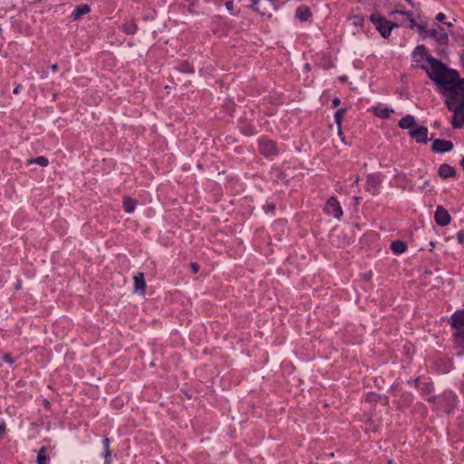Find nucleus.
<instances>
[{"label":"nucleus","mask_w":464,"mask_h":464,"mask_svg":"<svg viewBox=\"0 0 464 464\" xmlns=\"http://www.w3.org/2000/svg\"><path fill=\"white\" fill-rule=\"evenodd\" d=\"M417 66L423 69L446 98V104L454 112L452 126L459 128L464 121V79H459L456 70L449 69L440 61L430 55L424 45L412 52Z\"/></svg>","instance_id":"f257e3e1"},{"label":"nucleus","mask_w":464,"mask_h":464,"mask_svg":"<svg viewBox=\"0 0 464 464\" xmlns=\"http://www.w3.org/2000/svg\"><path fill=\"white\" fill-rule=\"evenodd\" d=\"M370 20L383 38H388L392 29L399 26V24L388 21L378 14H372Z\"/></svg>","instance_id":"f03ea898"},{"label":"nucleus","mask_w":464,"mask_h":464,"mask_svg":"<svg viewBox=\"0 0 464 464\" xmlns=\"http://www.w3.org/2000/svg\"><path fill=\"white\" fill-rule=\"evenodd\" d=\"M450 324L455 330V336L464 337V310L453 314Z\"/></svg>","instance_id":"7ed1b4c3"},{"label":"nucleus","mask_w":464,"mask_h":464,"mask_svg":"<svg viewBox=\"0 0 464 464\" xmlns=\"http://www.w3.org/2000/svg\"><path fill=\"white\" fill-rule=\"evenodd\" d=\"M324 211L327 215L333 216L334 218L340 219L343 217V209L339 201L332 197L330 198L325 206Z\"/></svg>","instance_id":"20e7f679"},{"label":"nucleus","mask_w":464,"mask_h":464,"mask_svg":"<svg viewBox=\"0 0 464 464\" xmlns=\"http://www.w3.org/2000/svg\"><path fill=\"white\" fill-rule=\"evenodd\" d=\"M434 219L436 224L440 227H446L451 221L450 215L442 206H438L436 208Z\"/></svg>","instance_id":"39448f33"},{"label":"nucleus","mask_w":464,"mask_h":464,"mask_svg":"<svg viewBox=\"0 0 464 464\" xmlns=\"http://www.w3.org/2000/svg\"><path fill=\"white\" fill-rule=\"evenodd\" d=\"M259 150L266 157H273L277 154V150L275 142L269 140H260Z\"/></svg>","instance_id":"423d86ee"},{"label":"nucleus","mask_w":464,"mask_h":464,"mask_svg":"<svg viewBox=\"0 0 464 464\" xmlns=\"http://www.w3.org/2000/svg\"><path fill=\"white\" fill-rule=\"evenodd\" d=\"M409 135L415 139L419 143H426L428 141V128L425 126H419L409 131Z\"/></svg>","instance_id":"0eeeda50"},{"label":"nucleus","mask_w":464,"mask_h":464,"mask_svg":"<svg viewBox=\"0 0 464 464\" xmlns=\"http://www.w3.org/2000/svg\"><path fill=\"white\" fill-rule=\"evenodd\" d=\"M453 149V144L450 140L436 139L432 143V150L438 153L449 152Z\"/></svg>","instance_id":"6e6552de"},{"label":"nucleus","mask_w":464,"mask_h":464,"mask_svg":"<svg viewBox=\"0 0 464 464\" xmlns=\"http://www.w3.org/2000/svg\"><path fill=\"white\" fill-rule=\"evenodd\" d=\"M372 111L381 119H387L393 112V110L383 105L372 107Z\"/></svg>","instance_id":"1a4fd4ad"},{"label":"nucleus","mask_w":464,"mask_h":464,"mask_svg":"<svg viewBox=\"0 0 464 464\" xmlns=\"http://www.w3.org/2000/svg\"><path fill=\"white\" fill-rule=\"evenodd\" d=\"M416 125V121L414 116L411 114H407L406 116L402 117L399 121V127L402 130H412V128Z\"/></svg>","instance_id":"9d476101"},{"label":"nucleus","mask_w":464,"mask_h":464,"mask_svg":"<svg viewBox=\"0 0 464 464\" xmlns=\"http://www.w3.org/2000/svg\"><path fill=\"white\" fill-rule=\"evenodd\" d=\"M381 183V179L377 175H370L367 179V190L372 194L376 193L377 188Z\"/></svg>","instance_id":"9b49d317"},{"label":"nucleus","mask_w":464,"mask_h":464,"mask_svg":"<svg viewBox=\"0 0 464 464\" xmlns=\"http://www.w3.org/2000/svg\"><path fill=\"white\" fill-rule=\"evenodd\" d=\"M312 15L310 9L307 6L301 5L296 9L295 16L301 22L307 21Z\"/></svg>","instance_id":"f8f14e48"},{"label":"nucleus","mask_w":464,"mask_h":464,"mask_svg":"<svg viewBox=\"0 0 464 464\" xmlns=\"http://www.w3.org/2000/svg\"><path fill=\"white\" fill-rule=\"evenodd\" d=\"M395 14L403 15L407 19V21L410 23L411 28H414L415 26H417V22L413 17L412 12L394 10L390 13V15L392 16V15H394Z\"/></svg>","instance_id":"ddd939ff"},{"label":"nucleus","mask_w":464,"mask_h":464,"mask_svg":"<svg viewBox=\"0 0 464 464\" xmlns=\"http://www.w3.org/2000/svg\"><path fill=\"white\" fill-rule=\"evenodd\" d=\"M134 279V288L136 292L144 293L145 292V281L142 273H138L133 276Z\"/></svg>","instance_id":"4468645a"},{"label":"nucleus","mask_w":464,"mask_h":464,"mask_svg":"<svg viewBox=\"0 0 464 464\" xmlns=\"http://www.w3.org/2000/svg\"><path fill=\"white\" fill-rule=\"evenodd\" d=\"M439 175L444 179L450 178L455 175V170L451 166L448 164H442L439 168Z\"/></svg>","instance_id":"2eb2a0df"},{"label":"nucleus","mask_w":464,"mask_h":464,"mask_svg":"<svg viewBox=\"0 0 464 464\" xmlns=\"http://www.w3.org/2000/svg\"><path fill=\"white\" fill-rule=\"evenodd\" d=\"M391 248L394 254L400 255L407 250V246L402 241H394L392 243Z\"/></svg>","instance_id":"dca6fc26"},{"label":"nucleus","mask_w":464,"mask_h":464,"mask_svg":"<svg viewBox=\"0 0 464 464\" xmlns=\"http://www.w3.org/2000/svg\"><path fill=\"white\" fill-rule=\"evenodd\" d=\"M431 34L440 43H446L448 41V34L440 27L438 29H433L431 31Z\"/></svg>","instance_id":"f3484780"},{"label":"nucleus","mask_w":464,"mask_h":464,"mask_svg":"<svg viewBox=\"0 0 464 464\" xmlns=\"http://www.w3.org/2000/svg\"><path fill=\"white\" fill-rule=\"evenodd\" d=\"M37 464H49V457L46 454V448L42 447L37 454Z\"/></svg>","instance_id":"a211bd4d"},{"label":"nucleus","mask_w":464,"mask_h":464,"mask_svg":"<svg viewBox=\"0 0 464 464\" xmlns=\"http://www.w3.org/2000/svg\"><path fill=\"white\" fill-rule=\"evenodd\" d=\"M48 163H49L48 159L44 156H39L34 159H31V160H27V165L37 164L42 167H46L48 165Z\"/></svg>","instance_id":"6ab92c4d"},{"label":"nucleus","mask_w":464,"mask_h":464,"mask_svg":"<svg viewBox=\"0 0 464 464\" xmlns=\"http://www.w3.org/2000/svg\"><path fill=\"white\" fill-rule=\"evenodd\" d=\"M89 12H90V7L87 5H83L78 8H76L73 11L72 15H73L74 19H79L82 15L86 14Z\"/></svg>","instance_id":"aec40b11"},{"label":"nucleus","mask_w":464,"mask_h":464,"mask_svg":"<svg viewBox=\"0 0 464 464\" xmlns=\"http://www.w3.org/2000/svg\"><path fill=\"white\" fill-rule=\"evenodd\" d=\"M344 111H345L343 109H339L334 113V121L338 126L339 135L342 134V118H343V115L344 114Z\"/></svg>","instance_id":"412c9836"},{"label":"nucleus","mask_w":464,"mask_h":464,"mask_svg":"<svg viewBox=\"0 0 464 464\" xmlns=\"http://www.w3.org/2000/svg\"><path fill=\"white\" fill-rule=\"evenodd\" d=\"M136 203L131 198H126L123 201V208L127 213H132L135 209Z\"/></svg>","instance_id":"4be33fe9"},{"label":"nucleus","mask_w":464,"mask_h":464,"mask_svg":"<svg viewBox=\"0 0 464 464\" xmlns=\"http://www.w3.org/2000/svg\"><path fill=\"white\" fill-rule=\"evenodd\" d=\"M122 30L129 34H135L137 31V25L133 22H129L122 24Z\"/></svg>","instance_id":"5701e85b"},{"label":"nucleus","mask_w":464,"mask_h":464,"mask_svg":"<svg viewBox=\"0 0 464 464\" xmlns=\"http://www.w3.org/2000/svg\"><path fill=\"white\" fill-rule=\"evenodd\" d=\"M351 21L354 26H358V27L363 26L364 19L361 15H353V17H351Z\"/></svg>","instance_id":"b1692460"},{"label":"nucleus","mask_w":464,"mask_h":464,"mask_svg":"<svg viewBox=\"0 0 464 464\" xmlns=\"http://www.w3.org/2000/svg\"><path fill=\"white\" fill-rule=\"evenodd\" d=\"M225 5H226V8L227 9V11H229L230 14L233 16H237V14L233 12V10H234V3H233V1H227Z\"/></svg>","instance_id":"393cba45"},{"label":"nucleus","mask_w":464,"mask_h":464,"mask_svg":"<svg viewBox=\"0 0 464 464\" xmlns=\"http://www.w3.org/2000/svg\"><path fill=\"white\" fill-rule=\"evenodd\" d=\"M102 443H103L104 448H105V453H104V455H105V457H107V456L109 455V453H110V452H109V447H110V441H109V439L104 438V439L102 440Z\"/></svg>","instance_id":"a878e982"},{"label":"nucleus","mask_w":464,"mask_h":464,"mask_svg":"<svg viewBox=\"0 0 464 464\" xmlns=\"http://www.w3.org/2000/svg\"><path fill=\"white\" fill-rule=\"evenodd\" d=\"M266 213H274L276 209L275 204H267L264 207Z\"/></svg>","instance_id":"bb28decb"},{"label":"nucleus","mask_w":464,"mask_h":464,"mask_svg":"<svg viewBox=\"0 0 464 464\" xmlns=\"http://www.w3.org/2000/svg\"><path fill=\"white\" fill-rule=\"evenodd\" d=\"M2 359L6 362L7 363L9 364H13L14 363V360L11 358V356L9 354H4L2 356Z\"/></svg>","instance_id":"cd10ccee"},{"label":"nucleus","mask_w":464,"mask_h":464,"mask_svg":"<svg viewBox=\"0 0 464 464\" xmlns=\"http://www.w3.org/2000/svg\"><path fill=\"white\" fill-rule=\"evenodd\" d=\"M5 433V424L0 420V438Z\"/></svg>","instance_id":"c85d7f7f"},{"label":"nucleus","mask_w":464,"mask_h":464,"mask_svg":"<svg viewBox=\"0 0 464 464\" xmlns=\"http://www.w3.org/2000/svg\"><path fill=\"white\" fill-rule=\"evenodd\" d=\"M446 15L443 14V13H439L437 15H436V20L438 22H443L444 19H445Z\"/></svg>","instance_id":"c756f323"},{"label":"nucleus","mask_w":464,"mask_h":464,"mask_svg":"<svg viewBox=\"0 0 464 464\" xmlns=\"http://www.w3.org/2000/svg\"><path fill=\"white\" fill-rule=\"evenodd\" d=\"M457 239H458L459 243H464V233L459 232L457 234Z\"/></svg>","instance_id":"7c9ffc66"},{"label":"nucleus","mask_w":464,"mask_h":464,"mask_svg":"<svg viewBox=\"0 0 464 464\" xmlns=\"http://www.w3.org/2000/svg\"><path fill=\"white\" fill-rule=\"evenodd\" d=\"M190 266H191V269H192L193 273L194 274L198 273V271L199 269L198 265L196 263H191Z\"/></svg>","instance_id":"2f4dec72"},{"label":"nucleus","mask_w":464,"mask_h":464,"mask_svg":"<svg viewBox=\"0 0 464 464\" xmlns=\"http://www.w3.org/2000/svg\"><path fill=\"white\" fill-rule=\"evenodd\" d=\"M251 3H252V7L256 11V12H259L258 10V7H257V4L259 2V0H250Z\"/></svg>","instance_id":"473e14b6"},{"label":"nucleus","mask_w":464,"mask_h":464,"mask_svg":"<svg viewBox=\"0 0 464 464\" xmlns=\"http://www.w3.org/2000/svg\"><path fill=\"white\" fill-rule=\"evenodd\" d=\"M340 103H341V100H340L339 98H334V99L333 100V105H334V107H337V106H339V105H340Z\"/></svg>","instance_id":"72a5a7b5"},{"label":"nucleus","mask_w":464,"mask_h":464,"mask_svg":"<svg viewBox=\"0 0 464 464\" xmlns=\"http://www.w3.org/2000/svg\"><path fill=\"white\" fill-rule=\"evenodd\" d=\"M20 88H21V86H20V85H17V86L14 89L13 92H14V94H18V93H19V92H20Z\"/></svg>","instance_id":"f704fd0d"},{"label":"nucleus","mask_w":464,"mask_h":464,"mask_svg":"<svg viewBox=\"0 0 464 464\" xmlns=\"http://www.w3.org/2000/svg\"><path fill=\"white\" fill-rule=\"evenodd\" d=\"M359 180H360L359 176H355V177H354V179H353V185L358 184Z\"/></svg>","instance_id":"c9c22d12"},{"label":"nucleus","mask_w":464,"mask_h":464,"mask_svg":"<svg viewBox=\"0 0 464 464\" xmlns=\"http://www.w3.org/2000/svg\"><path fill=\"white\" fill-rule=\"evenodd\" d=\"M51 70H52L53 72H57V70H58V65H57V64H53V65L51 66Z\"/></svg>","instance_id":"e433bc0d"},{"label":"nucleus","mask_w":464,"mask_h":464,"mask_svg":"<svg viewBox=\"0 0 464 464\" xmlns=\"http://www.w3.org/2000/svg\"><path fill=\"white\" fill-rule=\"evenodd\" d=\"M460 164H461L462 168L464 169V159L461 160Z\"/></svg>","instance_id":"4c0bfd02"},{"label":"nucleus","mask_w":464,"mask_h":464,"mask_svg":"<svg viewBox=\"0 0 464 464\" xmlns=\"http://www.w3.org/2000/svg\"><path fill=\"white\" fill-rule=\"evenodd\" d=\"M461 63L464 65V56H461Z\"/></svg>","instance_id":"58836bf2"},{"label":"nucleus","mask_w":464,"mask_h":464,"mask_svg":"<svg viewBox=\"0 0 464 464\" xmlns=\"http://www.w3.org/2000/svg\"><path fill=\"white\" fill-rule=\"evenodd\" d=\"M268 1H269V2H271V3H273V2H274V0H268Z\"/></svg>","instance_id":"ea45409f"}]
</instances>
